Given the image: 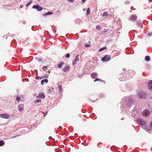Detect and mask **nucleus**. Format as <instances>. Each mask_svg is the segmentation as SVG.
Wrapping results in <instances>:
<instances>
[{"instance_id": "obj_12", "label": "nucleus", "mask_w": 152, "mask_h": 152, "mask_svg": "<svg viewBox=\"0 0 152 152\" xmlns=\"http://www.w3.org/2000/svg\"><path fill=\"white\" fill-rule=\"evenodd\" d=\"M111 57V56L110 55L105 56V61L110 60Z\"/></svg>"}, {"instance_id": "obj_17", "label": "nucleus", "mask_w": 152, "mask_h": 152, "mask_svg": "<svg viewBox=\"0 0 152 152\" xmlns=\"http://www.w3.org/2000/svg\"><path fill=\"white\" fill-rule=\"evenodd\" d=\"M145 59L146 61H148L150 60V56H147L145 57Z\"/></svg>"}, {"instance_id": "obj_28", "label": "nucleus", "mask_w": 152, "mask_h": 152, "mask_svg": "<svg viewBox=\"0 0 152 152\" xmlns=\"http://www.w3.org/2000/svg\"><path fill=\"white\" fill-rule=\"evenodd\" d=\"M127 101L129 102H132V99L130 98H128L127 99Z\"/></svg>"}, {"instance_id": "obj_47", "label": "nucleus", "mask_w": 152, "mask_h": 152, "mask_svg": "<svg viewBox=\"0 0 152 152\" xmlns=\"http://www.w3.org/2000/svg\"><path fill=\"white\" fill-rule=\"evenodd\" d=\"M42 78H43V77H41V78H40V79H42Z\"/></svg>"}, {"instance_id": "obj_48", "label": "nucleus", "mask_w": 152, "mask_h": 152, "mask_svg": "<svg viewBox=\"0 0 152 152\" xmlns=\"http://www.w3.org/2000/svg\"><path fill=\"white\" fill-rule=\"evenodd\" d=\"M50 72V71H49L48 72H49H49Z\"/></svg>"}, {"instance_id": "obj_6", "label": "nucleus", "mask_w": 152, "mask_h": 152, "mask_svg": "<svg viewBox=\"0 0 152 152\" xmlns=\"http://www.w3.org/2000/svg\"><path fill=\"white\" fill-rule=\"evenodd\" d=\"M79 55H77L75 58L74 60L73 61L72 64L73 65L75 64L77 61H79V59L78 58Z\"/></svg>"}, {"instance_id": "obj_35", "label": "nucleus", "mask_w": 152, "mask_h": 152, "mask_svg": "<svg viewBox=\"0 0 152 152\" xmlns=\"http://www.w3.org/2000/svg\"><path fill=\"white\" fill-rule=\"evenodd\" d=\"M47 113H47V112H45V113L44 114V116H43L44 117H45V116H46L47 115Z\"/></svg>"}, {"instance_id": "obj_20", "label": "nucleus", "mask_w": 152, "mask_h": 152, "mask_svg": "<svg viewBox=\"0 0 152 152\" xmlns=\"http://www.w3.org/2000/svg\"><path fill=\"white\" fill-rule=\"evenodd\" d=\"M96 73H92L91 75V77L92 78H95L96 77Z\"/></svg>"}, {"instance_id": "obj_10", "label": "nucleus", "mask_w": 152, "mask_h": 152, "mask_svg": "<svg viewBox=\"0 0 152 152\" xmlns=\"http://www.w3.org/2000/svg\"><path fill=\"white\" fill-rule=\"evenodd\" d=\"M148 88L152 91V80L150 81L148 83Z\"/></svg>"}, {"instance_id": "obj_25", "label": "nucleus", "mask_w": 152, "mask_h": 152, "mask_svg": "<svg viewBox=\"0 0 152 152\" xmlns=\"http://www.w3.org/2000/svg\"><path fill=\"white\" fill-rule=\"evenodd\" d=\"M96 28L98 29H101L102 28L99 25H97L96 26Z\"/></svg>"}, {"instance_id": "obj_39", "label": "nucleus", "mask_w": 152, "mask_h": 152, "mask_svg": "<svg viewBox=\"0 0 152 152\" xmlns=\"http://www.w3.org/2000/svg\"><path fill=\"white\" fill-rule=\"evenodd\" d=\"M51 89H49L48 90V92H50L51 91Z\"/></svg>"}, {"instance_id": "obj_44", "label": "nucleus", "mask_w": 152, "mask_h": 152, "mask_svg": "<svg viewBox=\"0 0 152 152\" xmlns=\"http://www.w3.org/2000/svg\"><path fill=\"white\" fill-rule=\"evenodd\" d=\"M48 77V76H45V78H47Z\"/></svg>"}, {"instance_id": "obj_21", "label": "nucleus", "mask_w": 152, "mask_h": 152, "mask_svg": "<svg viewBox=\"0 0 152 152\" xmlns=\"http://www.w3.org/2000/svg\"><path fill=\"white\" fill-rule=\"evenodd\" d=\"M21 99L20 96H18L16 98V100L18 102Z\"/></svg>"}, {"instance_id": "obj_26", "label": "nucleus", "mask_w": 152, "mask_h": 152, "mask_svg": "<svg viewBox=\"0 0 152 152\" xmlns=\"http://www.w3.org/2000/svg\"><path fill=\"white\" fill-rule=\"evenodd\" d=\"M32 2V1H31L29 2H28V3L26 5V7H28L29 5H30L31 3Z\"/></svg>"}, {"instance_id": "obj_40", "label": "nucleus", "mask_w": 152, "mask_h": 152, "mask_svg": "<svg viewBox=\"0 0 152 152\" xmlns=\"http://www.w3.org/2000/svg\"><path fill=\"white\" fill-rule=\"evenodd\" d=\"M148 1L149 2H152V0H148Z\"/></svg>"}, {"instance_id": "obj_32", "label": "nucleus", "mask_w": 152, "mask_h": 152, "mask_svg": "<svg viewBox=\"0 0 152 152\" xmlns=\"http://www.w3.org/2000/svg\"><path fill=\"white\" fill-rule=\"evenodd\" d=\"M86 47H89L90 46V45L89 44H86L85 45Z\"/></svg>"}, {"instance_id": "obj_36", "label": "nucleus", "mask_w": 152, "mask_h": 152, "mask_svg": "<svg viewBox=\"0 0 152 152\" xmlns=\"http://www.w3.org/2000/svg\"><path fill=\"white\" fill-rule=\"evenodd\" d=\"M69 1L71 2H73L75 0H68Z\"/></svg>"}, {"instance_id": "obj_23", "label": "nucleus", "mask_w": 152, "mask_h": 152, "mask_svg": "<svg viewBox=\"0 0 152 152\" xmlns=\"http://www.w3.org/2000/svg\"><path fill=\"white\" fill-rule=\"evenodd\" d=\"M58 89L60 92H61L62 91V87L61 85L58 86Z\"/></svg>"}, {"instance_id": "obj_19", "label": "nucleus", "mask_w": 152, "mask_h": 152, "mask_svg": "<svg viewBox=\"0 0 152 152\" xmlns=\"http://www.w3.org/2000/svg\"><path fill=\"white\" fill-rule=\"evenodd\" d=\"M53 14V12H49L47 13H46L44 14L43 15V16H45V15H52Z\"/></svg>"}, {"instance_id": "obj_38", "label": "nucleus", "mask_w": 152, "mask_h": 152, "mask_svg": "<svg viewBox=\"0 0 152 152\" xmlns=\"http://www.w3.org/2000/svg\"><path fill=\"white\" fill-rule=\"evenodd\" d=\"M148 34L150 36H151L152 35V34H151V33H149V34Z\"/></svg>"}, {"instance_id": "obj_18", "label": "nucleus", "mask_w": 152, "mask_h": 152, "mask_svg": "<svg viewBox=\"0 0 152 152\" xmlns=\"http://www.w3.org/2000/svg\"><path fill=\"white\" fill-rule=\"evenodd\" d=\"M64 64V63L63 62H61V63L58 64V68H61L62 65Z\"/></svg>"}, {"instance_id": "obj_30", "label": "nucleus", "mask_w": 152, "mask_h": 152, "mask_svg": "<svg viewBox=\"0 0 152 152\" xmlns=\"http://www.w3.org/2000/svg\"><path fill=\"white\" fill-rule=\"evenodd\" d=\"M104 47H103L102 48H100L99 50V52H100L102 50H104Z\"/></svg>"}, {"instance_id": "obj_7", "label": "nucleus", "mask_w": 152, "mask_h": 152, "mask_svg": "<svg viewBox=\"0 0 152 152\" xmlns=\"http://www.w3.org/2000/svg\"><path fill=\"white\" fill-rule=\"evenodd\" d=\"M45 97L44 94L43 93H40L39 95L37 96V98H41L42 99H44Z\"/></svg>"}, {"instance_id": "obj_37", "label": "nucleus", "mask_w": 152, "mask_h": 152, "mask_svg": "<svg viewBox=\"0 0 152 152\" xmlns=\"http://www.w3.org/2000/svg\"><path fill=\"white\" fill-rule=\"evenodd\" d=\"M86 0H82V2L84 3L85 1Z\"/></svg>"}, {"instance_id": "obj_31", "label": "nucleus", "mask_w": 152, "mask_h": 152, "mask_svg": "<svg viewBox=\"0 0 152 152\" xmlns=\"http://www.w3.org/2000/svg\"><path fill=\"white\" fill-rule=\"evenodd\" d=\"M70 57V54L69 53H67L66 55V57L67 58H68Z\"/></svg>"}, {"instance_id": "obj_46", "label": "nucleus", "mask_w": 152, "mask_h": 152, "mask_svg": "<svg viewBox=\"0 0 152 152\" xmlns=\"http://www.w3.org/2000/svg\"><path fill=\"white\" fill-rule=\"evenodd\" d=\"M38 1H41V0H37Z\"/></svg>"}, {"instance_id": "obj_14", "label": "nucleus", "mask_w": 152, "mask_h": 152, "mask_svg": "<svg viewBox=\"0 0 152 152\" xmlns=\"http://www.w3.org/2000/svg\"><path fill=\"white\" fill-rule=\"evenodd\" d=\"M70 67L68 66H66L63 69V71L64 72H66L67 71H69V70Z\"/></svg>"}, {"instance_id": "obj_27", "label": "nucleus", "mask_w": 152, "mask_h": 152, "mask_svg": "<svg viewBox=\"0 0 152 152\" xmlns=\"http://www.w3.org/2000/svg\"><path fill=\"white\" fill-rule=\"evenodd\" d=\"M129 74H130V77H129V78L130 77H132L133 75H134V72H131Z\"/></svg>"}, {"instance_id": "obj_24", "label": "nucleus", "mask_w": 152, "mask_h": 152, "mask_svg": "<svg viewBox=\"0 0 152 152\" xmlns=\"http://www.w3.org/2000/svg\"><path fill=\"white\" fill-rule=\"evenodd\" d=\"M90 9L89 8H88L87 10V14L88 15L90 14Z\"/></svg>"}, {"instance_id": "obj_42", "label": "nucleus", "mask_w": 152, "mask_h": 152, "mask_svg": "<svg viewBox=\"0 0 152 152\" xmlns=\"http://www.w3.org/2000/svg\"><path fill=\"white\" fill-rule=\"evenodd\" d=\"M104 15V12H103V16Z\"/></svg>"}, {"instance_id": "obj_33", "label": "nucleus", "mask_w": 152, "mask_h": 152, "mask_svg": "<svg viewBox=\"0 0 152 152\" xmlns=\"http://www.w3.org/2000/svg\"><path fill=\"white\" fill-rule=\"evenodd\" d=\"M99 80H100V79H98V78H96V79H95L94 80V82H95L97 81H99Z\"/></svg>"}, {"instance_id": "obj_22", "label": "nucleus", "mask_w": 152, "mask_h": 152, "mask_svg": "<svg viewBox=\"0 0 152 152\" xmlns=\"http://www.w3.org/2000/svg\"><path fill=\"white\" fill-rule=\"evenodd\" d=\"M48 66H43L42 68V69L45 71H46L48 69Z\"/></svg>"}, {"instance_id": "obj_29", "label": "nucleus", "mask_w": 152, "mask_h": 152, "mask_svg": "<svg viewBox=\"0 0 152 152\" xmlns=\"http://www.w3.org/2000/svg\"><path fill=\"white\" fill-rule=\"evenodd\" d=\"M41 101V100L40 99H37L35 101V103H36L38 102H40Z\"/></svg>"}, {"instance_id": "obj_1", "label": "nucleus", "mask_w": 152, "mask_h": 152, "mask_svg": "<svg viewBox=\"0 0 152 152\" xmlns=\"http://www.w3.org/2000/svg\"><path fill=\"white\" fill-rule=\"evenodd\" d=\"M147 95V94L143 91H140L138 93V97L140 98H146Z\"/></svg>"}, {"instance_id": "obj_5", "label": "nucleus", "mask_w": 152, "mask_h": 152, "mask_svg": "<svg viewBox=\"0 0 152 152\" xmlns=\"http://www.w3.org/2000/svg\"><path fill=\"white\" fill-rule=\"evenodd\" d=\"M138 121L139 124L141 125H145L146 124V122L142 119H139Z\"/></svg>"}, {"instance_id": "obj_9", "label": "nucleus", "mask_w": 152, "mask_h": 152, "mask_svg": "<svg viewBox=\"0 0 152 152\" xmlns=\"http://www.w3.org/2000/svg\"><path fill=\"white\" fill-rule=\"evenodd\" d=\"M113 30V26H111L109 27V29H106V31H105V32H108V33H109L111 31Z\"/></svg>"}, {"instance_id": "obj_3", "label": "nucleus", "mask_w": 152, "mask_h": 152, "mask_svg": "<svg viewBox=\"0 0 152 152\" xmlns=\"http://www.w3.org/2000/svg\"><path fill=\"white\" fill-rule=\"evenodd\" d=\"M33 9H36L38 11H41L43 9V7H39L38 5H34L33 6Z\"/></svg>"}, {"instance_id": "obj_2", "label": "nucleus", "mask_w": 152, "mask_h": 152, "mask_svg": "<svg viewBox=\"0 0 152 152\" xmlns=\"http://www.w3.org/2000/svg\"><path fill=\"white\" fill-rule=\"evenodd\" d=\"M142 114L145 117H148L150 115V112L148 110H145L142 112Z\"/></svg>"}, {"instance_id": "obj_43", "label": "nucleus", "mask_w": 152, "mask_h": 152, "mask_svg": "<svg viewBox=\"0 0 152 152\" xmlns=\"http://www.w3.org/2000/svg\"><path fill=\"white\" fill-rule=\"evenodd\" d=\"M37 77V79H39V78H40V77Z\"/></svg>"}, {"instance_id": "obj_41", "label": "nucleus", "mask_w": 152, "mask_h": 152, "mask_svg": "<svg viewBox=\"0 0 152 152\" xmlns=\"http://www.w3.org/2000/svg\"><path fill=\"white\" fill-rule=\"evenodd\" d=\"M107 15V13L106 12H105V16Z\"/></svg>"}, {"instance_id": "obj_8", "label": "nucleus", "mask_w": 152, "mask_h": 152, "mask_svg": "<svg viewBox=\"0 0 152 152\" xmlns=\"http://www.w3.org/2000/svg\"><path fill=\"white\" fill-rule=\"evenodd\" d=\"M136 19L137 16L135 15H133L130 17V19L132 21L135 20Z\"/></svg>"}, {"instance_id": "obj_34", "label": "nucleus", "mask_w": 152, "mask_h": 152, "mask_svg": "<svg viewBox=\"0 0 152 152\" xmlns=\"http://www.w3.org/2000/svg\"><path fill=\"white\" fill-rule=\"evenodd\" d=\"M101 60L103 62L104 61V57H103L102 59H101Z\"/></svg>"}, {"instance_id": "obj_16", "label": "nucleus", "mask_w": 152, "mask_h": 152, "mask_svg": "<svg viewBox=\"0 0 152 152\" xmlns=\"http://www.w3.org/2000/svg\"><path fill=\"white\" fill-rule=\"evenodd\" d=\"M4 142L3 140H0V146H2L4 145Z\"/></svg>"}, {"instance_id": "obj_13", "label": "nucleus", "mask_w": 152, "mask_h": 152, "mask_svg": "<svg viewBox=\"0 0 152 152\" xmlns=\"http://www.w3.org/2000/svg\"><path fill=\"white\" fill-rule=\"evenodd\" d=\"M48 80L47 79H45L41 81V85H43L44 82H45L46 83H48Z\"/></svg>"}, {"instance_id": "obj_4", "label": "nucleus", "mask_w": 152, "mask_h": 152, "mask_svg": "<svg viewBox=\"0 0 152 152\" xmlns=\"http://www.w3.org/2000/svg\"><path fill=\"white\" fill-rule=\"evenodd\" d=\"M0 117L6 119H8L10 118V116L9 114L5 113L2 114H0Z\"/></svg>"}, {"instance_id": "obj_15", "label": "nucleus", "mask_w": 152, "mask_h": 152, "mask_svg": "<svg viewBox=\"0 0 152 152\" xmlns=\"http://www.w3.org/2000/svg\"><path fill=\"white\" fill-rule=\"evenodd\" d=\"M147 129L149 130H152V122L150 124L149 126L148 127Z\"/></svg>"}, {"instance_id": "obj_45", "label": "nucleus", "mask_w": 152, "mask_h": 152, "mask_svg": "<svg viewBox=\"0 0 152 152\" xmlns=\"http://www.w3.org/2000/svg\"><path fill=\"white\" fill-rule=\"evenodd\" d=\"M105 49H106V47H105Z\"/></svg>"}, {"instance_id": "obj_11", "label": "nucleus", "mask_w": 152, "mask_h": 152, "mask_svg": "<svg viewBox=\"0 0 152 152\" xmlns=\"http://www.w3.org/2000/svg\"><path fill=\"white\" fill-rule=\"evenodd\" d=\"M18 107L19 111H22L23 109V104L19 105Z\"/></svg>"}]
</instances>
